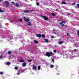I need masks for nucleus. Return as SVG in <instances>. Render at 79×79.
I'll list each match as a JSON object with an SVG mask.
<instances>
[{
    "label": "nucleus",
    "instance_id": "nucleus-1",
    "mask_svg": "<svg viewBox=\"0 0 79 79\" xmlns=\"http://www.w3.org/2000/svg\"><path fill=\"white\" fill-rule=\"evenodd\" d=\"M46 55L48 57H50V56H51L53 55V53L52 52H47L46 53Z\"/></svg>",
    "mask_w": 79,
    "mask_h": 79
},
{
    "label": "nucleus",
    "instance_id": "nucleus-2",
    "mask_svg": "<svg viewBox=\"0 0 79 79\" xmlns=\"http://www.w3.org/2000/svg\"><path fill=\"white\" fill-rule=\"evenodd\" d=\"M63 24H66V22L64 21H62L61 22H60L59 24H60L61 26L62 27L64 26V24H63Z\"/></svg>",
    "mask_w": 79,
    "mask_h": 79
},
{
    "label": "nucleus",
    "instance_id": "nucleus-3",
    "mask_svg": "<svg viewBox=\"0 0 79 79\" xmlns=\"http://www.w3.org/2000/svg\"><path fill=\"white\" fill-rule=\"evenodd\" d=\"M41 17H43L44 18V20H45V21H47L48 20V17H46V16L41 15Z\"/></svg>",
    "mask_w": 79,
    "mask_h": 79
},
{
    "label": "nucleus",
    "instance_id": "nucleus-4",
    "mask_svg": "<svg viewBox=\"0 0 79 79\" xmlns=\"http://www.w3.org/2000/svg\"><path fill=\"white\" fill-rule=\"evenodd\" d=\"M23 19L26 21V22H29L30 21V19L29 18H27L26 17H24Z\"/></svg>",
    "mask_w": 79,
    "mask_h": 79
},
{
    "label": "nucleus",
    "instance_id": "nucleus-5",
    "mask_svg": "<svg viewBox=\"0 0 79 79\" xmlns=\"http://www.w3.org/2000/svg\"><path fill=\"white\" fill-rule=\"evenodd\" d=\"M36 36L37 37H39V38H40L42 37V35L40 34H37L36 35Z\"/></svg>",
    "mask_w": 79,
    "mask_h": 79
},
{
    "label": "nucleus",
    "instance_id": "nucleus-6",
    "mask_svg": "<svg viewBox=\"0 0 79 79\" xmlns=\"http://www.w3.org/2000/svg\"><path fill=\"white\" fill-rule=\"evenodd\" d=\"M4 3H5L7 6H10V4L9 3V2L7 1H5L4 2Z\"/></svg>",
    "mask_w": 79,
    "mask_h": 79
},
{
    "label": "nucleus",
    "instance_id": "nucleus-7",
    "mask_svg": "<svg viewBox=\"0 0 79 79\" xmlns=\"http://www.w3.org/2000/svg\"><path fill=\"white\" fill-rule=\"evenodd\" d=\"M33 68L34 70H36V69H37V66L34 65L33 66Z\"/></svg>",
    "mask_w": 79,
    "mask_h": 79
},
{
    "label": "nucleus",
    "instance_id": "nucleus-8",
    "mask_svg": "<svg viewBox=\"0 0 79 79\" xmlns=\"http://www.w3.org/2000/svg\"><path fill=\"white\" fill-rule=\"evenodd\" d=\"M63 41H59L58 42V44L59 45H61V44H63Z\"/></svg>",
    "mask_w": 79,
    "mask_h": 79
},
{
    "label": "nucleus",
    "instance_id": "nucleus-9",
    "mask_svg": "<svg viewBox=\"0 0 79 79\" xmlns=\"http://www.w3.org/2000/svg\"><path fill=\"white\" fill-rule=\"evenodd\" d=\"M7 53H8V55H10V54L12 53V52H11V51H8Z\"/></svg>",
    "mask_w": 79,
    "mask_h": 79
},
{
    "label": "nucleus",
    "instance_id": "nucleus-10",
    "mask_svg": "<svg viewBox=\"0 0 79 79\" xmlns=\"http://www.w3.org/2000/svg\"><path fill=\"white\" fill-rule=\"evenodd\" d=\"M27 24L28 26H30L32 24V23H31V22H28L27 23Z\"/></svg>",
    "mask_w": 79,
    "mask_h": 79
},
{
    "label": "nucleus",
    "instance_id": "nucleus-11",
    "mask_svg": "<svg viewBox=\"0 0 79 79\" xmlns=\"http://www.w3.org/2000/svg\"><path fill=\"white\" fill-rule=\"evenodd\" d=\"M22 66H26V62H23V63Z\"/></svg>",
    "mask_w": 79,
    "mask_h": 79
},
{
    "label": "nucleus",
    "instance_id": "nucleus-12",
    "mask_svg": "<svg viewBox=\"0 0 79 79\" xmlns=\"http://www.w3.org/2000/svg\"><path fill=\"white\" fill-rule=\"evenodd\" d=\"M11 64V62H7L6 63V64L7 65H10Z\"/></svg>",
    "mask_w": 79,
    "mask_h": 79
},
{
    "label": "nucleus",
    "instance_id": "nucleus-13",
    "mask_svg": "<svg viewBox=\"0 0 79 79\" xmlns=\"http://www.w3.org/2000/svg\"><path fill=\"white\" fill-rule=\"evenodd\" d=\"M41 37H43V38H45V35L43 34L41 35Z\"/></svg>",
    "mask_w": 79,
    "mask_h": 79
},
{
    "label": "nucleus",
    "instance_id": "nucleus-14",
    "mask_svg": "<svg viewBox=\"0 0 79 79\" xmlns=\"http://www.w3.org/2000/svg\"><path fill=\"white\" fill-rule=\"evenodd\" d=\"M15 6H17V7H18V6H19V4L18 3L15 4Z\"/></svg>",
    "mask_w": 79,
    "mask_h": 79
},
{
    "label": "nucleus",
    "instance_id": "nucleus-15",
    "mask_svg": "<svg viewBox=\"0 0 79 79\" xmlns=\"http://www.w3.org/2000/svg\"><path fill=\"white\" fill-rule=\"evenodd\" d=\"M62 4H63L64 5V4H66V2H64V1H62Z\"/></svg>",
    "mask_w": 79,
    "mask_h": 79
},
{
    "label": "nucleus",
    "instance_id": "nucleus-16",
    "mask_svg": "<svg viewBox=\"0 0 79 79\" xmlns=\"http://www.w3.org/2000/svg\"><path fill=\"white\" fill-rule=\"evenodd\" d=\"M0 12H1V13H3V12H4V11L0 9Z\"/></svg>",
    "mask_w": 79,
    "mask_h": 79
},
{
    "label": "nucleus",
    "instance_id": "nucleus-17",
    "mask_svg": "<svg viewBox=\"0 0 79 79\" xmlns=\"http://www.w3.org/2000/svg\"><path fill=\"white\" fill-rule=\"evenodd\" d=\"M54 33L55 34H57L58 33V32H57V31H55L54 32Z\"/></svg>",
    "mask_w": 79,
    "mask_h": 79
},
{
    "label": "nucleus",
    "instance_id": "nucleus-18",
    "mask_svg": "<svg viewBox=\"0 0 79 79\" xmlns=\"http://www.w3.org/2000/svg\"><path fill=\"white\" fill-rule=\"evenodd\" d=\"M28 12H29V11L26 10H25L24 11V13H27Z\"/></svg>",
    "mask_w": 79,
    "mask_h": 79
},
{
    "label": "nucleus",
    "instance_id": "nucleus-19",
    "mask_svg": "<svg viewBox=\"0 0 79 79\" xmlns=\"http://www.w3.org/2000/svg\"><path fill=\"white\" fill-rule=\"evenodd\" d=\"M77 32L78 35V36H79V30L77 31Z\"/></svg>",
    "mask_w": 79,
    "mask_h": 79
},
{
    "label": "nucleus",
    "instance_id": "nucleus-20",
    "mask_svg": "<svg viewBox=\"0 0 79 79\" xmlns=\"http://www.w3.org/2000/svg\"><path fill=\"white\" fill-rule=\"evenodd\" d=\"M36 4L37 6H39V2H36Z\"/></svg>",
    "mask_w": 79,
    "mask_h": 79
},
{
    "label": "nucleus",
    "instance_id": "nucleus-21",
    "mask_svg": "<svg viewBox=\"0 0 79 79\" xmlns=\"http://www.w3.org/2000/svg\"><path fill=\"white\" fill-rule=\"evenodd\" d=\"M34 42L35 43V44H37V43H38V41L36 40H35Z\"/></svg>",
    "mask_w": 79,
    "mask_h": 79
},
{
    "label": "nucleus",
    "instance_id": "nucleus-22",
    "mask_svg": "<svg viewBox=\"0 0 79 79\" xmlns=\"http://www.w3.org/2000/svg\"><path fill=\"white\" fill-rule=\"evenodd\" d=\"M38 70H40V66H39L38 67Z\"/></svg>",
    "mask_w": 79,
    "mask_h": 79
},
{
    "label": "nucleus",
    "instance_id": "nucleus-23",
    "mask_svg": "<svg viewBox=\"0 0 79 79\" xmlns=\"http://www.w3.org/2000/svg\"><path fill=\"white\" fill-rule=\"evenodd\" d=\"M19 21H20L21 22H22V21H23V20H22V19H19Z\"/></svg>",
    "mask_w": 79,
    "mask_h": 79
},
{
    "label": "nucleus",
    "instance_id": "nucleus-24",
    "mask_svg": "<svg viewBox=\"0 0 79 79\" xmlns=\"http://www.w3.org/2000/svg\"><path fill=\"white\" fill-rule=\"evenodd\" d=\"M20 62L21 63H22V62H24V60H20Z\"/></svg>",
    "mask_w": 79,
    "mask_h": 79
},
{
    "label": "nucleus",
    "instance_id": "nucleus-25",
    "mask_svg": "<svg viewBox=\"0 0 79 79\" xmlns=\"http://www.w3.org/2000/svg\"><path fill=\"white\" fill-rule=\"evenodd\" d=\"M50 66H51V68H53V67L54 66H53V65L52 64H51L50 65Z\"/></svg>",
    "mask_w": 79,
    "mask_h": 79
},
{
    "label": "nucleus",
    "instance_id": "nucleus-26",
    "mask_svg": "<svg viewBox=\"0 0 79 79\" xmlns=\"http://www.w3.org/2000/svg\"><path fill=\"white\" fill-rule=\"evenodd\" d=\"M11 3H12V5H15V2H11Z\"/></svg>",
    "mask_w": 79,
    "mask_h": 79
},
{
    "label": "nucleus",
    "instance_id": "nucleus-27",
    "mask_svg": "<svg viewBox=\"0 0 79 79\" xmlns=\"http://www.w3.org/2000/svg\"><path fill=\"white\" fill-rule=\"evenodd\" d=\"M51 15H52L54 16H55V14H54V13H52Z\"/></svg>",
    "mask_w": 79,
    "mask_h": 79
},
{
    "label": "nucleus",
    "instance_id": "nucleus-28",
    "mask_svg": "<svg viewBox=\"0 0 79 79\" xmlns=\"http://www.w3.org/2000/svg\"><path fill=\"white\" fill-rule=\"evenodd\" d=\"M45 42H48V40H47V39H45Z\"/></svg>",
    "mask_w": 79,
    "mask_h": 79
},
{
    "label": "nucleus",
    "instance_id": "nucleus-29",
    "mask_svg": "<svg viewBox=\"0 0 79 79\" xmlns=\"http://www.w3.org/2000/svg\"><path fill=\"white\" fill-rule=\"evenodd\" d=\"M28 61H29V62H31V61H32V60H28Z\"/></svg>",
    "mask_w": 79,
    "mask_h": 79
},
{
    "label": "nucleus",
    "instance_id": "nucleus-30",
    "mask_svg": "<svg viewBox=\"0 0 79 79\" xmlns=\"http://www.w3.org/2000/svg\"><path fill=\"white\" fill-rule=\"evenodd\" d=\"M52 62L53 63H54V59H52Z\"/></svg>",
    "mask_w": 79,
    "mask_h": 79
},
{
    "label": "nucleus",
    "instance_id": "nucleus-31",
    "mask_svg": "<svg viewBox=\"0 0 79 79\" xmlns=\"http://www.w3.org/2000/svg\"><path fill=\"white\" fill-rule=\"evenodd\" d=\"M21 73H24V70H22L21 72Z\"/></svg>",
    "mask_w": 79,
    "mask_h": 79
},
{
    "label": "nucleus",
    "instance_id": "nucleus-32",
    "mask_svg": "<svg viewBox=\"0 0 79 79\" xmlns=\"http://www.w3.org/2000/svg\"><path fill=\"white\" fill-rule=\"evenodd\" d=\"M0 58H3V56L2 55H1L0 56Z\"/></svg>",
    "mask_w": 79,
    "mask_h": 79
},
{
    "label": "nucleus",
    "instance_id": "nucleus-33",
    "mask_svg": "<svg viewBox=\"0 0 79 79\" xmlns=\"http://www.w3.org/2000/svg\"><path fill=\"white\" fill-rule=\"evenodd\" d=\"M75 4H76V2H74V3H73V5H75Z\"/></svg>",
    "mask_w": 79,
    "mask_h": 79
},
{
    "label": "nucleus",
    "instance_id": "nucleus-34",
    "mask_svg": "<svg viewBox=\"0 0 79 79\" xmlns=\"http://www.w3.org/2000/svg\"><path fill=\"white\" fill-rule=\"evenodd\" d=\"M3 72H0V74H1V75H2L3 74Z\"/></svg>",
    "mask_w": 79,
    "mask_h": 79
},
{
    "label": "nucleus",
    "instance_id": "nucleus-35",
    "mask_svg": "<svg viewBox=\"0 0 79 79\" xmlns=\"http://www.w3.org/2000/svg\"><path fill=\"white\" fill-rule=\"evenodd\" d=\"M21 73H17V74H18V75H19V74H21Z\"/></svg>",
    "mask_w": 79,
    "mask_h": 79
},
{
    "label": "nucleus",
    "instance_id": "nucleus-36",
    "mask_svg": "<svg viewBox=\"0 0 79 79\" xmlns=\"http://www.w3.org/2000/svg\"><path fill=\"white\" fill-rule=\"evenodd\" d=\"M77 7H78V8H79V4H77Z\"/></svg>",
    "mask_w": 79,
    "mask_h": 79
},
{
    "label": "nucleus",
    "instance_id": "nucleus-37",
    "mask_svg": "<svg viewBox=\"0 0 79 79\" xmlns=\"http://www.w3.org/2000/svg\"><path fill=\"white\" fill-rule=\"evenodd\" d=\"M15 69H18V67H16L15 68Z\"/></svg>",
    "mask_w": 79,
    "mask_h": 79
},
{
    "label": "nucleus",
    "instance_id": "nucleus-38",
    "mask_svg": "<svg viewBox=\"0 0 79 79\" xmlns=\"http://www.w3.org/2000/svg\"><path fill=\"white\" fill-rule=\"evenodd\" d=\"M67 35H69V33H67Z\"/></svg>",
    "mask_w": 79,
    "mask_h": 79
},
{
    "label": "nucleus",
    "instance_id": "nucleus-39",
    "mask_svg": "<svg viewBox=\"0 0 79 79\" xmlns=\"http://www.w3.org/2000/svg\"><path fill=\"white\" fill-rule=\"evenodd\" d=\"M30 11H35L34 10H30Z\"/></svg>",
    "mask_w": 79,
    "mask_h": 79
},
{
    "label": "nucleus",
    "instance_id": "nucleus-40",
    "mask_svg": "<svg viewBox=\"0 0 79 79\" xmlns=\"http://www.w3.org/2000/svg\"><path fill=\"white\" fill-rule=\"evenodd\" d=\"M54 53H56V51H55V50H54Z\"/></svg>",
    "mask_w": 79,
    "mask_h": 79
},
{
    "label": "nucleus",
    "instance_id": "nucleus-41",
    "mask_svg": "<svg viewBox=\"0 0 79 79\" xmlns=\"http://www.w3.org/2000/svg\"><path fill=\"white\" fill-rule=\"evenodd\" d=\"M67 15H70L71 14H67Z\"/></svg>",
    "mask_w": 79,
    "mask_h": 79
},
{
    "label": "nucleus",
    "instance_id": "nucleus-42",
    "mask_svg": "<svg viewBox=\"0 0 79 79\" xmlns=\"http://www.w3.org/2000/svg\"><path fill=\"white\" fill-rule=\"evenodd\" d=\"M58 11V9H56V11Z\"/></svg>",
    "mask_w": 79,
    "mask_h": 79
},
{
    "label": "nucleus",
    "instance_id": "nucleus-43",
    "mask_svg": "<svg viewBox=\"0 0 79 79\" xmlns=\"http://www.w3.org/2000/svg\"><path fill=\"white\" fill-rule=\"evenodd\" d=\"M20 71H21V70H19L18 71V72H20Z\"/></svg>",
    "mask_w": 79,
    "mask_h": 79
},
{
    "label": "nucleus",
    "instance_id": "nucleus-44",
    "mask_svg": "<svg viewBox=\"0 0 79 79\" xmlns=\"http://www.w3.org/2000/svg\"><path fill=\"white\" fill-rule=\"evenodd\" d=\"M51 38H53V36H51Z\"/></svg>",
    "mask_w": 79,
    "mask_h": 79
},
{
    "label": "nucleus",
    "instance_id": "nucleus-45",
    "mask_svg": "<svg viewBox=\"0 0 79 79\" xmlns=\"http://www.w3.org/2000/svg\"><path fill=\"white\" fill-rule=\"evenodd\" d=\"M74 51H76V49H74Z\"/></svg>",
    "mask_w": 79,
    "mask_h": 79
},
{
    "label": "nucleus",
    "instance_id": "nucleus-46",
    "mask_svg": "<svg viewBox=\"0 0 79 79\" xmlns=\"http://www.w3.org/2000/svg\"><path fill=\"white\" fill-rule=\"evenodd\" d=\"M52 31H53V32H55V30H52Z\"/></svg>",
    "mask_w": 79,
    "mask_h": 79
},
{
    "label": "nucleus",
    "instance_id": "nucleus-47",
    "mask_svg": "<svg viewBox=\"0 0 79 79\" xmlns=\"http://www.w3.org/2000/svg\"><path fill=\"white\" fill-rule=\"evenodd\" d=\"M2 2V0H0V2Z\"/></svg>",
    "mask_w": 79,
    "mask_h": 79
},
{
    "label": "nucleus",
    "instance_id": "nucleus-48",
    "mask_svg": "<svg viewBox=\"0 0 79 79\" xmlns=\"http://www.w3.org/2000/svg\"><path fill=\"white\" fill-rule=\"evenodd\" d=\"M1 27V25L0 24V27Z\"/></svg>",
    "mask_w": 79,
    "mask_h": 79
},
{
    "label": "nucleus",
    "instance_id": "nucleus-49",
    "mask_svg": "<svg viewBox=\"0 0 79 79\" xmlns=\"http://www.w3.org/2000/svg\"><path fill=\"white\" fill-rule=\"evenodd\" d=\"M38 0H36V1H37Z\"/></svg>",
    "mask_w": 79,
    "mask_h": 79
},
{
    "label": "nucleus",
    "instance_id": "nucleus-50",
    "mask_svg": "<svg viewBox=\"0 0 79 79\" xmlns=\"http://www.w3.org/2000/svg\"><path fill=\"white\" fill-rule=\"evenodd\" d=\"M59 8H60V7H59Z\"/></svg>",
    "mask_w": 79,
    "mask_h": 79
}]
</instances>
